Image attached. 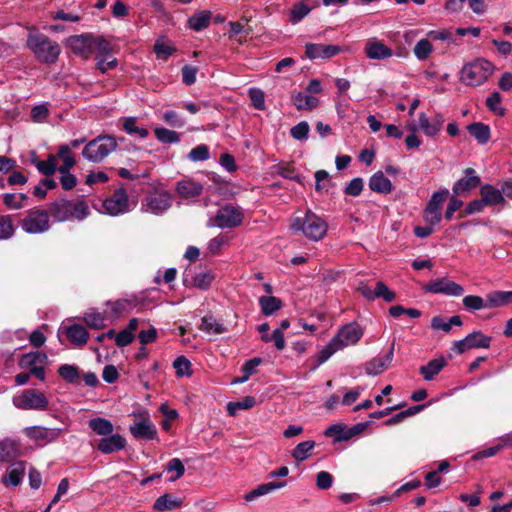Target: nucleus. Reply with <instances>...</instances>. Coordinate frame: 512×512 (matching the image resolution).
I'll return each mask as SVG.
<instances>
[{"label":"nucleus","instance_id":"f257e3e1","mask_svg":"<svg viewBox=\"0 0 512 512\" xmlns=\"http://www.w3.org/2000/svg\"><path fill=\"white\" fill-rule=\"evenodd\" d=\"M26 45L33 52L36 60L43 64L56 63L61 53V47L56 41L34 28L29 29Z\"/></svg>","mask_w":512,"mask_h":512},{"label":"nucleus","instance_id":"f03ea898","mask_svg":"<svg viewBox=\"0 0 512 512\" xmlns=\"http://www.w3.org/2000/svg\"><path fill=\"white\" fill-rule=\"evenodd\" d=\"M290 228L293 232H301L310 240L319 241L326 235L328 224L320 216L308 211L304 216L294 218Z\"/></svg>","mask_w":512,"mask_h":512},{"label":"nucleus","instance_id":"7ed1b4c3","mask_svg":"<svg viewBox=\"0 0 512 512\" xmlns=\"http://www.w3.org/2000/svg\"><path fill=\"white\" fill-rule=\"evenodd\" d=\"M50 213L55 221L64 222L71 218L83 220L89 215L90 211L84 200L60 199L51 204Z\"/></svg>","mask_w":512,"mask_h":512},{"label":"nucleus","instance_id":"20e7f679","mask_svg":"<svg viewBox=\"0 0 512 512\" xmlns=\"http://www.w3.org/2000/svg\"><path fill=\"white\" fill-rule=\"evenodd\" d=\"M494 66L485 59H476L464 65L460 71V80L469 86H479L492 75Z\"/></svg>","mask_w":512,"mask_h":512},{"label":"nucleus","instance_id":"39448f33","mask_svg":"<svg viewBox=\"0 0 512 512\" xmlns=\"http://www.w3.org/2000/svg\"><path fill=\"white\" fill-rule=\"evenodd\" d=\"M117 148L116 139L109 135H100L89 141L82 151L83 157L93 163L103 161Z\"/></svg>","mask_w":512,"mask_h":512},{"label":"nucleus","instance_id":"423d86ee","mask_svg":"<svg viewBox=\"0 0 512 512\" xmlns=\"http://www.w3.org/2000/svg\"><path fill=\"white\" fill-rule=\"evenodd\" d=\"M13 404L23 410H46L48 400L41 391L37 389H26L14 396Z\"/></svg>","mask_w":512,"mask_h":512},{"label":"nucleus","instance_id":"0eeeda50","mask_svg":"<svg viewBox=\"0 0 512 512\" xmlns=\"http://www.w3.org/2000/svg\"><path fill=\"white\" fill-rule=\"evenodd\" d=\"M449 190L446 188L440 189L431 195L423 211V219L427 224L435 226L441 222L442 219V206L447 200Z\"/></svg>","mask_w":512,"mask_h":512},{"label":"nucleus","instance_id":"6e6552de","mask_svg":"<svg viewBox=\"0 0 512 512\" xmlns=\"http://www.w3.org/2000/svg\"><path fill=\"white\" fill-rule=\"evenodd\" d=\"M132 416L135 418V422L130 426L129 430L133 437L145 440H153L156 438L157 429L152 423L147 411L141 410L133 412Z\"/></svg>","mask_w":512,"mask_h":512},{"label":"nucleus","instance_id":"1a4fd4ad","mask_svg":"<svg viewBox=\"0 0 512 512\" xmlns=\"http://www.w3.org/2000/svg\"><path fill=\"white\" fill-rule=\"evenodd\" d=\"M22 228L29 234H41L49 230V213L44 209L30 210L22 221Z\"/></svg>","mask_w":512,"mask_h":512},{"label":"nucleus","instance_id":"9d476101","mask_svg":"<svg viewBox=\"0 0 512 512\" xmlns=\"http://www.w3.org/2000/svg\"><path fill=\"white\" fill-rule=\"evenodd\" d=\"M363 334L364 331L362 327L356 322H351L343 325L332 339L339 349L342 350L348 346L357 344Z\"/></svg>","mask_w":512,"mask_h":512},{"label":"nucleus","instance_id":"9b49d317","mask_svg":"<svg viewBox=\"0 0 512 512\" xmlns=\"http://www.w3.org/2000/svg\"><path fill=\"white\" fill-rule=\"evenodd\" d=\"M103 208L111 216H117L132 209L129 197L124 189L116 190L111 197L107 198L103 202Z\"/></svg>","mask_w":512,"mask_h":512},{"label":"nucleus","instance_id":"f8f14e48","mask_svg":"<svg viewBox=\"0 0 512 512\" xmlns=\"http://www.w3.org/2000/svg\"><path fill=\"white\" fill-rule=\"evenodd\" d=\"M243 213L239 207L226 205L220 208L215 216V225L219 228H233L243 221Z\"/></svg>","mask_w":512,"mask_h":512},{"label":"nucleus","instance_id":"ddd939ff","mask_svg":"<svg viewBox=\"0 0 512 512\" xmlns=\"http://www.w3.org/2000/svg\"><path fill=\"white\" fill-rule=\"evenodd\" d=\"M344 49L339 45L306 43L305 56L310 60H326L333 58L343 52Z\"/></svg>","mask_w":512,"mask_h":512},{"label":"nucleus","instance_id":"4468645a","mask_svg":"<svg viewBox=\"0 0 512 512\" xmlns=\"http://www.w3.org/2000/svg\"><path fill=\"white\" fill-rule=\"evenodd\" d=\"M172 204L171 195L165 191H156L149 194L144 203L142 210L153 214H161L166 211Z\"/></svg>","mask_w":512,"mask_h":512},{"label":"nucleus","instance_id":"2eb2a0df","mask_svg":"<svg viewBox=\"0 0 512 512\" xmlns=\"http://www.w3.org/2000/svg\"><path fill=\"white\" fill-rule=\"evenodd\" d=\"M364 54L370 60L384 61L393 57L394 51L383 40L372 37L364 44Z\"/></svg>","mask_w":512,"mask_h":512},{"label":"nucleus","instance_id":"dca6fc26","mask_svg":"<svg viewBox=\"0 0 512 512\" xmlns=\"http://www.w3.org/2000/svg\"><path fill=\"white\" fill-rule=\"evenodd\" d=\"M424 289L429 293L445 294L447 296L454 297L461 296L464 293V289L461 285L445 278L432 280L424 287Z\"/></svg>","mask_w":512,"mask_h":512},{"label":"nucleus","instance_id":"f3484780","mask_svg":"<svg viewBox=\"0 0 512 512\" xmlns=\"http://www.w3.org/2000/svg\"><path fill=\"white\" fill-rule=\"evenodd\" d=\"M62 430L60 428H46L42 426L27 427L24 430L25 435L39 443L45 445L59 438Z\"/></svg>","mask_w":512,"mask_h":512},{"label":"nucleus","instance_id":"a211bd4d","mask_svg":"<svg viewBox=\"0 0 512 512\" xmlns=\"http://www.w3.org/2000/svg\"><path fill=\"white\" fill-rule=\"evenodd\" d=\"M93 43V36L91 34L73 35L67 39V45L73 53L85 58L92 54Z\"/></svg>","mask_w":512,"mask_h":512},{"label":"nucleus","instance_id":"6ab92c4d","mask_svg":"<svg viewBox=\"0 0 512 512\" xmlns=\"http://www.w3.org/2000/svg\"><path fill=\"white\" fill-rule=\"evenodd\" d=\"M394 357V346L384 355H378L365 364V373L370 376L382 374L391 364Z\"/></svg>","mask_w":512,"mask_h":512},{"label":"nucleus","instance_id":"aec40b11","mask_svg":"<svg viewBox=\"0 0 512 512\" xmlns=\"http://www.w3.org/2000/svg\"><path fill=\"white\" fill-rule=\"evenodd\" d=\"M126 446V440L120 434L111 433L99 440L97 449L103 454H111L121 451Z\"/></svg>","mask_w":512,"mask_h":512},{"label":"nucleus","instance_id":"412c9836","mask_svg":"<svg viewBox=\"0 0 512 512\" xmlns=\"http://www.w3.org/2000/svg\"><path fill=\"white\" fill-rule=\"evenodd\" d=\"M464 173L465 177L459 179L453 185L452 190L456 195H463L480 184V178L475 174V170L473 168L465 169Z\"/></svg>","mask_w":512,"mask_h":512},{"label":"nucleus","instance_id":"4be33fe9","mask_svg":"<svg viewBox=\"0 0 512 512\" xmlns=\"http://www.w3.org/2000/svg\"><path fill=\"white\" fill-rule=\"evenodd\" d=\"M176 191L182 198L189 199L201 195L203 186L192 179H183L177 183Z\"/></svg>","mask_w":512,"mask_h":512},{"label":"nucleus","instance_id":"5701e85b","mask_svg":"<svg viewBox=\"0 0 512 512\" xmlns=\"http://www.w3.org/2000/svg\"><path fill=\"white\" fill-rule=\"evenodd\" d=\"M64 330L69 341L75 346H83L89 339V333L82 325L72 324L64 327Z\"/></svg>","mask_w":512,"mask_h":512},{"label":"nucleus","instance_id":"b1692460","mask_svg":"<svg viewBox=\"0 0 512 512\" xmlns=\"http://www.w3.org/2000/svg\"><path fill=\"white\" fill-rule=\"evenodd\" d=\"M212 13L209 10H200L188 19V27L196 32L206 29L211 22Z\"/></svg>","mask_w":512,"mask_h":512},{"label":"nucleus","instance_id":"393cba45","mask_svg":"<svg viewBox=\"0 0 512 512\" xmlns=\"http://www.w3.org/2000/svg\"><path fill=\"white\" fill-rule=\"evenodd\" d=\"M480 193L486 205H498L505 203L502 189L499 190L492 185L486 184L481 187Z\"/></svg>","mask_w":512,"mask_h":512},{"label":"nucleus","instance_id":"a878e982","mask_svg":"<svg viewBox=\"0 0 512 512\" xmlns=\"http://www.w3.org/2000/svg\"><path fill=\"white\" fill-rule=\"evenodd\" d=\"M48 357L45 353L42 352H29L23 354L19 360V367L22 369H33V367H37L39 364H47Z\"/></svg>","mask_w":512,"mask_h":512},{"label":"nucleus","instance_id":"bb28decb","mask_svg":"<svg viewBox=\"0 0 512 512\" xmlns=\"http://www.w3.org/2000/svg\"><path fill=\"white\" fill-rule=\"evenodd\" d=\"M369 188L377 193L388 194L392 191L391 181L382 172H376L370 177Z\"/></svg>","mask_w":512,"mask_h":512},{"label":"nucleus","instance_id":"cd10ccee","mask_svg":"<svg viewBox=\"0 0 512 512\" xmlns=\"http://www.w3.org/2000/svg\"><path fill=\"white\" fill-rule=\"evenodd\" d=\"M20 455V448L16 441L5 439L0 441V461L8 462Z\"/></svg>","mask_w":512,"mask_h":512},{"label":"nucleus","instance_id":"c85d7f7f","mask_svg":"<svg viewBox=\"0 0 512 512\" xmlns=\"http://www.w3.org/2000/svg\"><path fill=\"white\" fill-rule=\"evenodd\" d=\"M25 463L22 461L13 463L4 477L3 482L5 485L18 486L25 474Z\"/></svg>","mask_w":512,"mask_h":512},{"label":"nucleus","instance_id":"c756f323","mask_svg":"<svg viewBox=\"0 0 512 512\" xmlns=\"http://www.w3.org/2000/svg\"><path fill=\"white\" fill-rule=\"evenodd\" d=\"M285 486H286L285 481L263 483V484H260L259 486H257L255 489H253L249 493H247L245 495V499L247 501H253L254 499H256L260 496L267 495V494H269L277 489L283 488Z\"/></svg>","mask_w":512,"mask_h":512},{"label":"nucleus","instance_id":"7c9ffc66","mask_svg":"<svg viewBox=\"0 0 512 512\" xmlns=\"http://www.w3.org/2000/svg\"><path fill=\"white\" fill-rule=\"evenodd\" d=\"M199 329L206 334L220 335L227 331L225 325L214 318L212 315H206L201 319Z\"/></svg>","mask_w":512,"mask_h":512},{"label":"nucleus","instance_id":"2f4dec72","mask_svg":"<svg viewBox=\"0 0 512 512\" xmlns=\"http://www.w3.org/2000/svg\"><path fill=\"white\" fill-rule=\"evenodd\" d=\"M446 365V360L443 357L433 359L427 365L420 367V373L426 381H431Z\"/></svg>","mask_w":512,"mask_h":512},{"label":"nucleus","instance_id":"473e14b6","mask_svg":"<svg viewBox=\"0 0 512 512\" xmlns=\"http://www.w3.org/2000/svg\"><path fill=\"white\" fill-rule=\"evenodd\" d=\"M512 304V291H493L487 294L488 308Z\"/></svg>","mask_w":512,"mask_h":512},{"label":"nucleus","instance_id":"72a5a7b5","mask_svg":"<svg viewBox=\"0 0 512 512\" xmlns=\"http://www.w3.org/2000/svg\"><path fill=\"white\" fill-rule=\"evenodd\" d=\"M325 436L333 438L336 442L347 441L353 435L352 429H347L343 424H333L325 430Z\"/></svg>","mask_w":512,"mask_h":512},{"label":"nucleus","instance_id":"f704fd0d","mask_svg":"<svg viewBox=\"0 0 512 512\" xmlns=\"http://www.w3.org/2000/svg\"><path fill=\"white\" fill-rule=\"evenodd\" d=\"M88 424L92 431L103 437L110 435L114 430V426L111 421L102 417L93 418Z\"/></svg>","mask_w":512,"mask_h":512},{"label":"nucleus","instance_id":"c9c22d12","mask_svg":"<svg viewBox=\"0 0 512 512\" xmlns=\"http://www.w3.org/2000/svg\"><path fill=\"white\" fill-rule=\"evenodd\" d=\"M182 504V500L176 498L170 494H164L156 499L154 502V509L157 511H166L173 510L175 508L180 507Z\"/></svg>","mask_w":512,"mask_h":512},{"label":"nucleus","instance_id":"e433bc0d","mask_svg":"<svg viewBox=\"0 0 512 512\" xmlns=\"http://www.w3.org/2000/svg\"><path fill=\"white\" fill-rule=\"evenodd\" d=\"M453 325H462V320L460 316H452L448 321H445L441 316H435L431 320V328L434 330H442L444 332H449Z\"/></svg>","mask_w":512,"mask_h":512},{"label":"nucleus","instance_id":"4c0bfd02","mask_svg":"<svg viewBox=\"0 0 512 512\" xmlns=\"http://www.w3.org/2000/svg\"><path fill=\"white\" fill-rule=\"evenodd\" d=\"M57 156L63 162V164L58 167L59 172H68L75 165V159L69 145H61L58 149Z\"/></svg>","mask_w":512,"mask_h":512},{"label":"nucleus","instance_id":"58836bf2","mask_svg":"<svg viewBox=\"0 0 512 512\" xmlns=\"http://www.w3.org/2000/svg\"><path fill=\"white\" fill-rule=\"evenodd\" d=\"M469 133L480 143L485 144L490 138V129L483 123H473L467 127Z\"/></svg>","mask_w":512,"mask_h":512},{"label":"nucleus","instance_id":"ea45409f","mask_svg":"<svg viewBox=\"0 0 512 512\" xmlns=\"http://www.w3.org/2000/svg\"><path fill=\"white\" fill-rule=\"evenodd\" d=\"M259 305L262 313L269 316L281 308L282 302L274 296H262L259 298Z\"/></svg>","mask_w":512,"mask_h":512},{"label":"nucleus","instance_id":"a19ab883","mask_svg":"<svg viewBox=\"0 0 512 512\" xmlns=\"http://www.w3.org/2000/svg\"><path fill=\"white\" fill-rule=\"evenodd\" d=\"M293 102L298 110H311L317 107L319 103L316 97L304 93H298L295 95Z\"/></svg>","mask_w":512,"mask_h":512},{"label":"nucleus","instance_id":"79ce46f5","mask_svg":"<svg viewBox=\"0 0 512 512\" xmlns=\"http://www.w3.org/2000/svg\"><path fill=\"white\" fill-rule=\"evenodd\" d=\"M85 323L93 329H101L105 326V316L95 309H89L83 316Z\"/></svg>","mask_w":512,"mask_h":512},{"label":"nucleus","instance_id":"37998d69","mask_svg":"<svg viewBox=\"0 0 512 512\" xmlns=\"http://www.w3.org/2000/svg\"><path fill=\"white\" fill-rule=\"evenodd\" d=\"M314 447H315L314 441L309 440V441L301 442L294 448V450L292 452V457L295 460L302 462L310 456L311 451L314 449Z\"/></svg>","mask_w":512,"mask_h":512},{"label":"nucleus","instance_id":"c03bdc74","mask_svg":"<svg viewBox=\"0 0 512 512\" xmlns=\"http://www.w3.org/2000/svg\"><path fill=\"white\" fill-rule=\"evenodd\" d=\"M469 346L473 348H489L491 337L484 335L481 331H474L467 335Z\"/></svg>","mask_w":512,"mask_h":512},{"label":"nucleus","instance_id":"a18cd8bd","mask_svg":"<svg viewBox=\"0 0 512 512\" xmlns=\"http://www.w3.org/2000/svg\"><path fill=\"white\" fill-rule=\"evenodd\" d=\"M413 52L418 60L424 61L433 52V46L428 39H421L416 43Z\"/></svg>","mask_w":512,"mask_h":512},{"label":"nucleus","instance_id":"49530a36","mask_svg":"<svg viewBox=\"0 0 512 512\" xmlns=\"http://www.w3.org/2000/svg\"><path fill=\"white\" fill-rule=\"evenodd\" d=\"M255 403H256V401H255L254 397L247 396L241 401L229 402L227 404V411H228L229 415L235 416L238 410L250 409V408L254 407Z\"/></svg>","mask_w":512,"mask_h":512},{"label":"nucleus","instance_id":"de8ad7c7","mask_svg":"<svg viewBox=\"0 0 512 512\" xmlns=\"http://www.w3.org/2000/svg\"><path fill=\"white\" fill-rule=\"evenodd\" d=\"M419 126L430 137L435 136L440 131V122H430L424 113L419 116Z\"/></svg>","mask_w":512,"mask_h":512},{"label":"nucleus","instance_id":"09e8293b","mask_svg":"<svg viewBox=\"0 0 512 512\" xmlns=\"http://www.w3.org/2000/svg\"><path fill=\"white\" fill-rule=\"evenodd\" d=\"M92 54L97 53L98 58L106 57L111 54L112 48L108 41L101 37H93Z\"/></svg>","mask_w":512,"mask_h":512},{"label":"nucleus","instance_id":"8fccbe9b","mask_svg":"<svg viewBox=\"0 0 512 512\" xmlns=\"http://www.w3.org/2000/svg\"><path fill=\"white\" fill-rule=\"evenodd\" d=\"M156 138L164 144H172L178 143L180 141L179 134L175 131L166 129V128H156L155 129Z\"/></svg>","mask_w":512,"mask_h":512},{"label":"nucleus","instance_id":"3c124183","mask_svg":"<svg viewBox=\"0 0 512 512\" xmlns=\"http://www.w3.org/2000/svg\"><path fill=\"white\" fill-rule=\"evenodd\" d=\"M502 97L499 92H493L487 99L486 105L488 109L498 116L505 115V109L501 106Z\"/></svg>","mask_w":512,"mask_h":512},{"label":"nucleus","instance_id":"603ef678","mask_svg":"<svg viewBox=\"0 0 512 512\" xmlns=\"http://www.w3.org/2000/svg\"><path fill=\"white\" fill-rule=\"evenodd\" d=\"M59 375L69 383H75L79 379V370L75 365L64 364L58 369Z\"/></svg>","mask_w":512,"mask_h":512},{"label":"nucleus","instance_id":"864d4df0","mask_svg":"<svg viewBox=\"0 0 512 512\" xmlns=\"http://www.w3.org/2000/svg\"><path fill=\"white\" fill-rule=\"evenodd\" d=\"M339 350L340 349L337 344L333 339H331L329 343L319 351L316 358V366H320L321 364L325 363L334 353Z\"/></svg>","mask_w":512,"mask_h":512},{"label":"nucleus","instance_id":"5fc2aeb1","mask_svg":"<svg viewBox=\"0 0 512 512\" xmlns=\"http://www.w3.org/2000/svg\"><path fill=\"white\" fill-rule=\"evenodd\" d=\"M463 305L467 310L476 311L481 310L483 308H488L487 302L485 303L484 299L477 295H468L465 296L462 300Z\"/></svg>","mask_w":512,"mask_h":512},{"label":"nucleus","instance_id":"6e6d98bb","mask_svg":"<svg viewBox=\"0 0 512 512\" xmlns=\"http://www.w3.org/2000/svg\"><path fill=\"white\" fill-rule=\"evenodd\" d=\"M310 11L311 9L306 4L299 2L295 4L290 11V21L296 24L306 17Z\"/></svg>","mask_w":512,"mask_h":512},{"label":"nucleus","instance_id":"4d7b16f0","mask_svg":"<svg viewBox=\"0 0 512 512\" xmlns=\"http://www.w3.org/2000/svg\"><path fill=\"white\" fill-rule=\"evenodd\" d=\"M14 234V225L9 215L0 216V240L9 239Z\"/></svg>","mask_w":512,"mask_h":512},{"label":"nucleus","instance_id":"13d9d810","mask_svg":"<svg viewBox=\"0 0 512 512\" xmlns=\"http://www.w3.org/2000/svg\"><path fill=\"white\" fill-rule=\"evenodd\" d=\"M382 298L386 302H392L396 298V294L382 281L376 283L375 299Z\"/></svg>","mask_w":512,"mask_h":512},{"label":"nucleus","instance_id":"bf43d9fd","mask_svg":"<svg viewBox=\"0 0 512 512\" xmlns=\"http://www.w3.org/2000/svg\"><path fill=\"white\" fill-rule=\"evenodd\" d=\"M36 167L42 174L50 176L58 169L56 167V157L50 155L47 160L36 162Z\"/></svg>","mask_w":512,"mask_h":512},{"label":"nucleus","instance_id":"052dcab7","mask_svg":"<svg viewBox=\"0 0 512 512\" xmlns=\"http://www.w3.org/2000/svg\"><path fill=\"white\" fill-rule=\"evenodd\" d=\"M166 471L176 473L175 476L170 478V481L174 482L184 475L185 467L179 458H173L167 463Z\"/></svg>","mask_w":512,"mask_h":512},{"label":"nucleus","instance_id":"680f3d73","mask_svg":"<svg viewBox=\"0 0 512 512\" xmlns=\"http://www.w3.org/2000/svg\"><path fill=\"white\" fill-rule=\"evenodd\" d=\"M310 131L309 124L306 121H302L291 128L290 134L296 140H306Z\"/></svg>","mask_w":512,"mask_h":512},{"label":"nucleus","instance_id":"e2e57ef3","mask_svg":"<svg viewBox=\"0 0 512 512\" xmlns=\"http://www.w3.org/2000/svg\"><path fill=\"white\" fill-rule=\"evenodd\" d=\"M188 157L193 162L205 161L209 158V148L204 144L198 145L189 152Z\"/></svg>","mask_w":512,"mask_h":512},{"label":"nucleus","instance_id":"0e129e2a","mask_svg":"<svg viewBox=\"0 0 512 512\" xmlns=\"http://www.w3.org/2000/svg\"><path fill=\"white\" fill-rule=\"evenodd\" d=\"M173 367L176 370L178 376H185L191 374V363L184 356L177 357L173 362Z\"/></svg>","mask_w":512,"mask_h":512},{"label":"nucleus","instance_id":"69168bd1","mask_svg":"<svg viewBox=\"0 0 512 512\" xmlns=\"http://www.w3.org/2000/svg\"><path fill=\"white\" fill-rule=\"evenodd\" d=\"M123 127L128 134H137L141 138H146L149 135V132L146 128H139L136 126V122L133 118L126 119L124 121Z\"/></svg>","mask_w":512,"mask_h":512},{"label":"nucleus","instance_id":"338daca9","mask_svg":"<svg viewBox=\"0 0 512 512\" xmlns=\"http://www.w3.org/2000/svg\"><path fill=\"white\" fill-rule=\"evenodd\" d=\"M49 116V109L47 104L37 105L31 110V118L34 122L40 123L47 119Z\"/></svg>","mask_w":512,"mask_h":512},{"label":"nucleus","instance_id":"774afa93","mask_svg":"<svg viewBox=\"0 0 512 512\" xmlns=\"http://www.w3.org/2000/svg\"><path fill=\"white\" fill-rule=\"evenodd\" d=\"M212 281L213 275L210 272L198 273L193 279L194 285L200 289H207Z\"/></svg>","mask_w":512,"mask_h":512}]
</instances>
